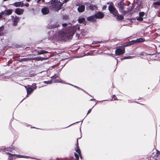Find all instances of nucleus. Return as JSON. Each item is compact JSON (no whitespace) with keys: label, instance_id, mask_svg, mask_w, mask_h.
I'll use <instances>...</instances> for the list:
<instances>
[{"label":"nucleus","instance_id":"1","mask_svg":"<svg viewBox=\"0 0 160 160\" xmlns=\"http://www.w3.org/2000/svg\"><path fill=\"white\" fill-rule=\"evenodd\" d=\"M43 2L45 3H50L51 5L49 6L50 9L58 11L61 9L62 3L58 0H42Z\"/></svg>","mask_w":160,"mask_h":160},{"label":"nucleus","instance_id":"2","mask_svg":"<svg viewBox=\"0 0 160 160\" xmlns=\"http://www.w3.org/2000/svg\"><path fill=\"white\" fill-rule=\"evenodd\" d=\"M124 50L125 49L123 47H120L116 50V54L117 55L122 54L124 53Z\"/></svg>","mask_w":160,"mask_h":160},{"label":"nucleus","instance_id":"3","mask_svg":"<svg viewBox=\"0 0 160 160\" xmlns=\"http://www.w3.org/2000/svg\"><path fill=\"white\" fill-rule=\"evenodd\" d=\"M109 10L111 13H112L115 16L118 15V11L114 7L111 5L109 7Z\"/></svg>","mask_w":160,"mask_h":160},{"label":"nucleus","instance_id":"4","mask_svg":"<svg viewBox=\"0 0 160 160\" xmlns=\"http://www.w3.org/2000/svg\"><path fill=\"white\" fill-rule=\"evenodd\" d=\"M48 58H45L42 57H35L31 58H24L23 59V61H28L29 60H35L37 61H42L45 59H47Z\"/></svg>","mask_w":160,"mask_h":160},{"label":"nucleus","instance_id":"5","mask_svg":"<svg viewBox=\"0 0 160 160\" xmlns=\"http://www.w3.org/2000/svg\"><path fill=\"white\" fill-rule=\"evenodd\" d=\"M13 10L11 9L5 10L1 12V14L3 15H9L12 14Z\"/></svg>","mask_w":160,"mask_h":160},{"label":"nucleus","instance_id":"6","mask_svg":"<svg viewBox=\"0 0 160 160\" xmlns=\"http://www.w3.org/2000/svg\"><path fill=\"white\" fill-rule=\"evenodd\" d=\"M24 157L22 155L12 154V155H11L8 157V159L9 160H13L17 158H22Z\"/></svg>","mask_w":160,"mask_h":160},{"label":"nucleus","instance_id":"7","mask_svg":"<svg viewBox=\"0 0 160 160\" xmlns=\"http://www.w3.org/2000/svg\"><path fill=\"white\" fill-rule=\"evenodd\" d=\"M24 11V10L22 8H17L15 9V12L16 14L21 15L23 13Z\"/></svg>","mask_w":160,"mask_h":160},{"label":"nucleus","instance_id":"8","mask_svg":"<svg viewBox=\"0 0 160 160\" xmlns=\"http://www.w3.org/2000/svg\"><path fill=\"white\" fill-rule=\"evenodd\" d=\"M36 86L35 84H33L32 86L28 85L26 87L27 90H33L36 89Z\"/></svg>","mask_w":160,"mask_h":160},{"label":"nucleus","instance_id":"9","mask_svg":"<svg viewBox=\"0 0 160 160\" xmlns=\"http://www.w3.org/2000/svg\"><path fill=\"white\" fill-rule=\"evenodd\" d=\"M95 16L97 18L101 19L103 17L104 14L102 12H99L96 14Z\"/></svg>","mask_w":160,"mask_h":160},{"label":"nucleus","instance_id":"10","mask_svg":"<svg viewBox=\"0 0 160 160\" xmlns=\"http://www.w3.org/2000/svg\"><path fill=\"white\" fill-rule=\"evenodd\" d=\"M79 138H78L77 139V143L76 145V147L75 150V151L78 153V154H80L81 153V151L79 148V146H78V139Z\"/></svg>","mask_w":160,"mask_h":160},{"label":"nucleus","instance_id":"11","mask_svg":"<svg viewBox=\"0 0 160 160\" xmlns=\"http://www.w3.org/2000/svg\"><path fill=\"white\" fill-rule=\"evenodd\" d=\"M97 19L95 15L88 17L87 18V20L91 22H94Z\"/></svg>","mask_w":160,"mask_h":160},{"label":"nucleus","instance_id":"12","mask_svg":"<svg viewBox=\"0 0 160 160\" xmlns=\"http://www.w3.org/2000/svg\"><path fill=\"white\" fill-rule=\"evenodd\" d=\"M49 11V9L47 7L44 8L42 10V13L44 14L48 13Z\"/></svg>","mask_w":160,"mask_h":160},{"label":"nucleus","instance_id":"13","mask_svg":"<svg viewBox=\"0 0 160 160\" xmlns=\"http://www.w3.org/2000/svg\"><path fill=\"white\" fill-rule=\"evenodd\" d=\"M85 8V7L84 5H81L78 7V11L79 12H82L84 10Z\"/></svg>","mask_w":160,"mask_h":160},{"label":"nucleus","instance_id":"14","mask_svg":"<svg viewBox=\"0 0 160 160\" xmlns=\"http://www.w3.org/2000/svg\"><path fill=\"white\" fill-rule=\"evenodd\" d=\"M118 7L121 10H123L124 8V3L122 2H119L118 4Z\"/></svg>","mask_w":160,"mask_h":160},{"label":"nucleus","instance_id":"15","mask_svg":"<svg viewBox=\"0 0 160 160\" xmlns=\"http://www.w3.org/2000/svg\"><path fill=\"white\" fill-rule=\"evenodd\" d=\"M154 157L156 160H159L160 159V153L157 152L155 154Z\"/></svg>","mask_w":160,"mask_h":160},{"label":"nucleus","instance_id":"16","mask_svg":"<svg viewBox=\"0 0 160 160\" xmlns=\"http://www.w3.org/2000/svg\"><path fill=\"white\" fill-rule=\"evenodd\" d=\"M19 21V18L17 17H16L13 20V25L14 26H16L17 23Z\"/></svg>","mask_w":160,"mask_h":160},{"label":"nucleus","instance_id":"17","mask_svg":"<svg viewBox=\"0 0 160 160\" xmlns=\"http://www.w3.org/2000/svg\"><path fill=\"white\" fill-rule=\"evenodd\" d=\"M48 52L45 51L43 50H41L37 52V53L38 55H41L44 53H47Z\"/></svg>","mask_w":160,"mask_h":160},{"label":"nucleus","instance_id":"18","mask_svg":"<svg viewBox=\"0 0 160 160\" xmlns=\"http://www.w3.org/2000/svg\"><path fill=\"white\" fill-rule=\"evenodd\" d=\"M89 9L91 10H94L96 8V7L94 5H91L88 7Z\"/></svg>","mask_w":160,"mask_h":160},{"label":"nucleus","instance_id":"19","mask_svg":"<svg viewBox=\"0 0 160 160\" xmlns=\"http://www.w3.org/2000/svg\"><path fill=\"white\" fill-rule=\"evenodd\" d=\"M33 91H27V94L26 96V97L24 98L22 100H23L24 99L28 97V96L29 95L31 94V93Z\"/></svg>","mask_w":160,"mask_h":160},{"label":"nucleus","instance_id":"20","mask_svg":"<svg viewBox=\"0 0 160 160\" xmlns=\"http://www.w3.org/2000/svg\"><path fill=\"white\" fill-rule=\"evenodd\" d=\"M145 41V40L142 38H139L138 39L136 40V41L135 42H137H137H144Z\"/></svg>","mask_w":160,"mask_h":160},{"label":"nucleus","instance_id":"21","mask_svg":"<svg viewBox=\"0 0 160 160\" xmlns=\"http://www.w3.org/2000/svg\"><path fill=\"white\" fill-rule=\"evenodd\" d=\"M13 5L16 7H21L22 5L21 2H15L13 4Z\"/></svg>","mask_w":160,"mask_h":160},{"label":"nucleus","instance_id":"22","mask_svg":"<svg viewBox=\"0 0 160 160\" xmlns=\"http://www.w3.org/2000/svg\"><path fill=\"white\" fill-rule=\"evenodd\" d=\"M65 34H66L62 31H60L59 33V36L61 37H64L65 35Z\"/></svg>","mask_w":160,"mask_h":160},{"label":"nucleus","instance_id":"23","mask_svg":"<svg viewBox=\"0 0 160 160\" xmlns=\"http://www.w3.org/2000/svg\"><path fill=\"white\" fill-rule=\"evenodd\" d=\"M85 20V19L83 18H80L78 19V22L80 23L83 22Z\"/></svg>","mask_w":160,"mask_h":160},{"label":"nucleus","instance_id":"24","mask_svg":"<svg viewBox=\"0 0 160 160\" xmlns=\"http://www.w3.org/2000/svg\"><path fill=\"white\" fill-rule=\"evenodd\" d=\"M117 18L118 20H121L123 19V17L121 15H119L117 16Z\"/></svg>","mask_w":160,"mask_h":160},{"label":"nucleus","instance_id":"25","mask_svg":"<svg viewBox=\"0 0 160 160\" xmlns=\"http://www.w3.org/2000/svg\"><path fill=\"white\" fill-rule=\"evenodd\" d=\"M3 29L4 28L2 26L0 27V36L2 35V32L3 31Z\"/></svg>","mask_w":160,"mask_h":160},{"label":"nucleus","instance_id":"26","mask_svg":"<svg viewBox=\"0 0 160 160\" xmlns=\"http://www.w3.org/2000/svg\"><path fill=\"white\" fill-rule=\"evenodd\" d=\"M74 155H75V158H76V160H79V155H78L77 153H75Z\"/></svg>","mask_w":160,"mask_h":160},{"label":"nucleus","instance_id":"27","mask_svg":"<svg viewBox=\"0 0 160 160\" xmlns=\"http://www.w3.org/2000/svg\"><path fill=\"white\" fill-rule=\"evenodd\" d=\"M29 6V4L28 3H27L26 4H24L23 3H22V5H21V7H23V6H26L27 7H28Z\"/></svg>","mask_w":160,"mask_h":160},{"label":"nucleus","instance_id":"28","mask_svg":"<svg viewBox=\"0 0 160 160\" xmlns=\"http://www.w3.org/2000/svg\"><path fill=\"white\" fill-rule=\"evenodd\" d=\"M144 15V13L143 12H141L139 13V15L140 17H142Z\"/></svg>","mask_w":160,"mask_h":160},{"label":"nucleus","instance_id":"29","mask_svg":"<svg viewBox=\"0 0 160 160\" xmlns=\"http://www.w3.org/2000/svg\"><path fill=\"white\" fill-rule=\"evenodd\" d=\"M44 83L46 84H51L52 83V81L51 80L48 81H44Z\"/></svg>","mask_w":160,"mask_h":160},{"label":"nucleus","instance_id":"30","mask_svg":"<svg viewBox=\"0 0 160 160\" xmlns=\"http://www.w3.org/2000/svg\"><path fill=\"white\" fill-rule=\"evenodd\" d=\"M153 5H160V2H156L153 3Z\"/></svg>","mask_w":160,"mask_h":160},{"label":"nucleus","instance_id":"31","mask_svg":"<svg viewBox=\"0 0 160 160\" xmlns=\"http://www.w3.org/2000/svg\"><path fill=\"white\" fill-rule=\"evenodd\" d=\"M137 20L139 21H142L143 20V18L142 17H140L137 18Z\"/></svg>","mask_w":160,"mask_h":160},{"label":"nucleus","instance_id":"32","mask_svg":"<svg viewBox=\"0 0 160 160\" xmlns=\"http://www.w3.org/2000/svg\"><path fill=\"white\" fill-rule=\"evenodd\" d=\"M135 41H136V40L131 41V45L133 44L134 43H136L137 42H135Z\"/></svg>","mask_w":160,"mask_h":160},{"label":"nucleus","instance_id":"33","mask_svg":"<svg viewBox=\"0 0 160 160\" xmlns=\"http://www.w3.org/2000/svg\"><path fill=\"white\" fill-rule=\"evenodd\" d=\"M127 12H126V11H123L122 12V13L123 14H125L127 13Z\"/></svg>","mask_w":160,"mask_h":160},{"label":"nucleus","instance_id":"34","mask_svg":"<svg viewBox=\"0 0 160 160\" xmlns=\"http://www.w3.org/2000/svg\"><path fill=\"white\" fill-rule=\"evenodd\" d=\"M91 110H92V109H89L88 111V113H87V114H88L89 113H90L91 112Z\"/></svg>","mask_w":160,"mask_h":160},{"label":"nucleus","instance_id":"35","mask_svg":"<svg viewBox=\"0 0 160 160\" xmlns=\"http://www.w3.org/2000/svg\"><path fill=\"white\" fill-rule=\"evenodd\" d=\"M80 157V158L81 159H82V155L81 154V153H80V154H78Z\"/></svg>","mask_w":160,"mask_h":160},{"label":"nucleus","instance_id":"36","mask_svg":"<svg viewBox=\"0 0 160 160\" xmlns=\"http://www.w3.org/2000/svg\"><path fill=\"white\" fill-rule=\"evenodd\" d=\"M107 8V6L106 5H104L102 7V9H105Z\"/></svg>","mask_w":160,"mask_h":160},{"label":"nucleus","instance_id":"37","mask_svg":"<svg viewBox=\"0 0 160 160\" xmlns=\"http://www.w3.org/2000/svg\"><path fill=\"white\" fill-rule=\"evenodd\" d=\"M7 154L9 155V156L11 155H12V154L10 153L9 152H7Z\"/></svg>","mask_w":160,"mask_h":160},{"label":"nucleus","instance_id":"38","mask_svg":"<svg viewBox=\"0 0 160 160\" xmlns=\"http://www.w3.org/2000/svg\"><path fill=\"white\" fill-rule=\"evenodd\" d=\"M62 26L63 27H66L67 25V24L66 23L63 24H62Z\"/></svg>","mask_w":160,"mask_h":160},{"label":"nucleus","instance_id":"39","mask_svg":"<svg viewBox=\"0 0 160 160\" xmlns=\"http://www.w3.org/2000/svg\"><path fill=\"white\" fill-rule=\"evenodd\" d=\"M68 0H64L63 1V3H66V2H68Z\"/></svg>","mask_w":160,"mask_h":160},{"label":"nucleus","instance_id":"40","mask_svg":"<svg viewBox=\"0 0 160 160\" xmlns=\"http://www.w3.org/2000/svg\"><path fill=\"white\" fill-rule=\"evenodd\" d=\"M2 15L1 14V12L0 13V19L2 18Z\"/></svg>","mask_w":160,"mask_h":160},{"label":"nucleus","instance_id":"41","mask_svg":"<svg viewBox=\"0 0 160 160\" xmlns=\"http://www.w3.org/2000/svg\"><path fill=\"white\" fill-rule=\"evenodd\" d=\"M75 87L76 88V89H79V88L78 87H77L76 86H75Z\"/></svg>","mask_w":160,"mask_h":160},{"label":"nucleus","instance_id":"42","mask_svg":"<svg viewBox=\"0 0 160 160\" xmlns=\"http://www.w3.org/2000/svg\"><path fill=\"white\" fill-rule=\"evenodd\" d=\"M27 0V1L28 2H29L31 0Z\"/></svg>","mask_w":160,"mask_h":160},{"label":"nucleus","instance_id":"43","mask_svg":"<svg viewBox=\"0 0 160 160\" xmlns=\"http://www.w3.org/2000/svg\"><path fill=\"white\" fill-rule=\"evenodd\" d=\"M78 30H79V29H80V28H79V27H78Z\"/></svg>","mask_w":160,"mask_h":160},{"label":"nucleus","instance_id":"44","mask_svg":"<svg viewBox=\"0 0 160 160\" xmlns=\"http://www.w3.org/2000/svg\"><path fill=\"white\" fill-rule=\"evenodd\" d=\"M98 42H95L94 43H98Z\"/></svg>","mask_w":160,"mask_h":160},{"label":"nucleus","instance_id":"45","mask_svg":"<svg viewBox=\"0 0 160 160\" xmlns=\"http://www.w3.org/2000/svg\"><path fill=\"white\" fill-rule=\"evenodd\" d=\"M113 96L114 97H115V95H114Z\"/></svg>","mask_w":160,"mask_h":160},{"label":"nucleus","instance_id":"46","mask_svg":"<svg viewBox=\"0 0 160 160\" xmlns=\"http://www.w3.org/2000/svg\"><path fill=\"white\" fill-rule=\"evenodd\" d=\"M125 58V59H126V58Z\"/></svg>","mask_w":160,"mask_h":160},{"label":"nucleus","instance_id":"47","mask_svg":"<svg viewBox=\"0 0 160 160\" xmlns=\"http://www.w3.org/2000/svg\"><path fill=\"white\" fill-rule=\"evenodd\" d=\"M160 1V0H159Z\"/></svg>","mask_w":160,"mask_h":160}]
</instances>
